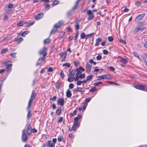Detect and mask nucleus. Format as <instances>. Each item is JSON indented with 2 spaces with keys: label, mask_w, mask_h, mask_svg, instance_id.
<instances>
[{
  "label": "nucleus",
  "mask_w": 147,
  "mask_h": 147,
  "mask_svg": "<svg viewBox=\"0 0 147 147\" xmlns=\"http://www.w3.org/2000/svg\"><path fill=\"white\" fill-rule=\"evenodd\" d=\"M47 49L45 47H43L39 51L38 54L40 55H42L43 57H40L39 58V60H41L42 61H44L45 58L46 56L47 53Z\"/></svg>",
  "instance_id": "f257e3e1"
},
{
  "label": "nucleus",
  "mask_w": 147,
  "mask_h": 147,
  "mask_svg": "<svg viewBox=\"0 0 147 147\" xmlns=\"http://www.w3.org/2000/svg\"><path fill=\"white\" fill-rule=\"evenodd\" d=\"M26 130L24 129L22 131V139L23 142H25L27 140L28 137L25 133Z\"/></svg>",
  "instance_id": "f03ea898"
},
{
  "label": "nucleus",
  "mask_w": 147,
  "mask_h": 147,
  "mask_svg": "<svg viewBox=\"0 0 147 147\" xmlns=\"http://www.w3.org/2000/svg\"><path fill=\"white\" fill-rule=\"evenodd\" d=\"M98 80H102L105 78L107 79L111 80L112 78L110 76L107 75H103L102 76H100L98 77Z\"/></svg>",
  "instance_id": "7ed1b4c3"
},
{
  "label": "nucleus",
  "mask_w": 147,
  "mask_h": 147,
  "mask_svg": "<svg viewBox=\"0 0 147 147\" xmlns=\"http://www.w3.org/2000/svg\"><path fill=\"white\" fill-rule=\"evenodd\" d=\"M92 67V65L90 64L89 62L86 63V71L88 73H89L90 72Z\"/></svg>",
  "instance_id": "20e7f679"
},
{
  "label": "nucleus",
  "mask_w": 147,
  "mask_h": 147,
  "mask_svg": "<svg viewBox=\"0 0 147 147\" xmlns=\"http://www.w3.org/2000/svg\"><path fill=\"white\" fill-rule=\"evenodd\" d=\"M145 14L143 13L138 15L136 18L135 21L138 22L142 20L144 18Z\"/></svg>",
  "instance_id": "39448f33"
},
{
  "label": "nucleus",
  "mask_w": 147,
  "mask_h": 147,
  "mask_svg": "<svg viewBox=\"0 0 147 147\" xmlns=\"http://www.w3.org/2000/svg\"><path fill=\"white\" fill-rule=\"evenodd\" d=\"M57 102L58 104H59L60 106H62L64 105L65 100L64 98H58Z\"/></svg>",
  "instance_id": "423d86ee"
},
{
  "label": "nucleus",
  "mask_w": 147,
  "mask_h": 147,
  "mask_svg": "<svg viewBox=\"0 0 147 147\" xmlns=\"http://www.w3.org/2000/svg\"><path fill=\"white\" fill-rule=\"evenodd\" d=\"M145 26H141L137 27L134 30V32L135 33H137L140 31H143L144 29H145Z\"/></svg>",
  "instance_id": "0eeeda50"
},
{
  "label": "nucleus",
  "mask_w": 147,
  "mask_h": 147,
  "mask_svg": "<svg viewBox=\"0 0 147 147\" xmlns=\"http://www.w3.org/2000/svg\"><path fill=\"white\" fill-rule=\"evenodd\" d=\"M80 125V123H74L72 127V130L73 131H75L76 130V128H78Z\"/></svg>",
  "instance_id": "6e6552de"
},
{
  "label": "nucleus",
  "mask_w": 147,
  "mask_h": 147,
  "mask_svg": "<svg viewBox=\"0 0 147 147\" xmlns=\"http://www.w3.org/2000/svg\"><path fill=\"white\" fill-rule=\"evenodd\" d=\"M134 86L136 89L143 91L144 85L139 84L138 85H135Z\"/></svg>",
  "instance_id": "1a4fd4ad"
},
{
  "label": "nucleus",
  "mask_w": 147,
  "mask_h": 147,
  "mask_svg": "<svg viewBox=\"0 0 147 147\" xmlns=\"http://www.w3.org/2000/svg\"><path fill=\"white\" fill-rule=\"evenodd\" d=\"M63 22L62 21H59L58 23H56L54 26V28H58L61 27L62 24Z\"/></svg>",
  "instance_id": "9d476101"
},
{
  "label": "nucleus",
  "mask_w": 147,
  "mask_h": 147,
  "mask_svg": "<svg viewBox=\"0 0 147 147\" xmlns=\"http://www.w3.org/2000/svg\"><path fill=\"white\" fill-rule=\"evenodd\" d=\"M27 134L28 135H30L32 132V129H31L30 125L29 124L28 125Z\"/></svg>",
  "instance_id": "9b49d317"
},
{
  "label": "nucleus",
  "mask_w": 147,
  "mask_h": 147,
  "mask_svg": "<svg viewBox=\"0 0 147 147\" xmlns=\"http://www.w3.org/2000/svg\"><path fill=\"white\" fill-rule=\"evenodd\" d=\"M85 91V90H83L81 88H78V87H77V88H74L73 90V92H84Z\"/></svg>",
  "instance_id": "f8f14e48"
},
{
  "label": "nucleus",
  "mask_w": 147,
  "mask_h": 147,
  "mask_svg": "<svg viewBox=\"0 0 147 147\" xmlns=\"http://www.w3.org/2000/svg\"><path fill=\"white\" fill-rule=\"evenodd\" d=\"M43 15V13H39L35 16V18L36 20H38L42 18Z\"/></svg>",
  "instance_id": "ddd939ff"
},
{
  "label": "nucleus",
  "mask_w": 147,
  "mask_h": 147,
  "mask_svg": "<svg viewBox=\"0 0 147 147\" xmlns=\"http://www.w3.org/2000/svg\"><path fill=\"white\" fill-rule=\"evenodd\" d=\"M36 95V94L35 93V90H33L32 91L30 99L34 100Z\"/></svg>",
  "instance_id": "4468645a"
},
{
  "label": "nucleus",
  "mask_w": 147,
  "mask_h": 147,
  "mask_svg": "<svg viewBox=\"0 0 147 147\" xmlns=\"http://www.w3.org/2000/svg\"><path fill=\"white\" fill-rule=\"evenodd\" d=\"M76 72V69H73L71 70H69V73L71 77H74Z\"/></svg>",
  "instance_id": "2eb2a0df"
},
{
  "label": "nucleus",
  "mask_w": 147,
  "mask_h": 147,
  "mask_svg": "<svg viewBox=\"0 0 147 147\" xmlns=\"http://www.w3.org/2000/svg\"><path fill=\"white\" fill-rule=\"evenodd\" d=\"M102 39L100 38H98L96 39V42L94 46H98L99 43L102 41Z\"/></svg>",
  "instance_id": "dca6fc26"
},
{
  "label": "nucleus",
  "mask_w": 147,
  "mask_h": 147,
  "mask_svg": "<svg viewBox=\"0 0 147 147\" xmlns=\"http://www.w3.org/2000/svg\"><path fill=\"white\" fill-rule=\"evenodd\" d=\"M82 117V116L78 114V116L74 118V121L75 122V123H78V120L81 118Z\"/></svg>",
  "instance_id": "f3484780"
},
{
  "label": "nucleus",
  "mask_w": 147,
  "mask_h": 147,
  "mask_svg": "<svg viewBox=\"0 0 147 147\" xmlns=\"http://www.w3.org/2000/svg\"><path fill=\"white\" fill-rule=\"evenodd\" d=\"M66 96L68 98H70L72 96L71 91L69 89H68L66 92Z\"/></svg>",
  "instance_id": "a211bd4d"
},
{
  "label": "nucleus",
  "mask_w": 147,
  "mask_h": 147,
  "mask_svg": "<svg viewBox=\"0 0 147 147\" xmlns=\"http://www.w3.org/2000/svg\"><path fill=\"white\" fill-rule=\"evenodd\" d=\"M51 141L49 140L48 141L47 143L49 147H55V144L53 143H51Z\"/></svg>",
  "instance_id": "6ab92c4d"
},
{
  "label": "nucleus",
  "mask_w": 147,
  "mask_h": 147,
  "mask_svg": "<svg viewBox=\"0 0 147 147\" xmlns=\"http://www.w3.org/2000/svg\"><path fill=\"white\" fill-rule=\"evenodd\" d=\"M61 82L60 81L57 82L55 85V88L57 89H59L61 86Z\"/></svg>",
  "instance_id": "aec40b11"
},
{
  "label": "nucleus",
  "mask_w": 147,
  "mask_h": 147,
  "mask_svg": "<svg viewBox=\"0 0 147 147\" xmlns=\"http://www.w3.org/2000/svg\"><path fill=\"white\" fill-rule=\"evenodd\" d=\"M80 20H77L76 22V24L75 26V28L76 30H78L79 28V22H80Z\"/></svg>",
  "instance_id": "412c9836"
},
{
  "label": "nucleus",
  "mask_w": 147,
  "mask_h": 147,
  "mask_svg": "<svg viewBox=\"0 0 147 147\" xmlns=\"http://www.w3.org/2000/svg\"><path fill=\"white\" fill-rule=\"evenodd\" d=\"M12 66V65L11 64H9V65H7V66H6V71H10L11 69Z\"/></svg>",
  "instance_id": "4be33fe9"
},
{
  "label": "nucleus",
  "mask_w": 147,
  "mask_h": 147,
  "mask_svg": "<svg viewBox=\"0 0 147 147\" xmlns=\"http://www.w3.org/2000/svg\"><path fill=\"white\" fill-rule=\"evenodd\" d=\"M62 109L60 107L59 109L57 110L56 111L55 114L57 115H59L61 112Z\"/></svg>",
  "instance_id": "5701e85b"
},
{
  "label": "nucleus",
  "mask_w": 147,
  "mask_h": 147,
  "mask_svg": "<svg viewBox=\"0 0 147 147\" xmlns=\"http://www.w3.org/2000/svg\"><path fill=\"white\" fill-rule=\"evenodd\" d=\"M23 39V38L21 37L16 38L14 39V41H18V42H20L22 41Z\"/></svg>",
  "instance_id": "b1692460"
},
{
  "label": "nucleus",
  "mask_w": 147,
  "mask_h": 147,
  "mask_svg": "<svg viewBox=\"0 0 147 147\" xmlns=\"http://www.w3.org/2000/svg\"><path fill=\"white\" fill-rule=\"evenodd\" d=\"M26 23V22L24 21H22L20 22H18L17 24V26H23L24 24H25Z\"/></svg>",
  "instance_id": "393cba45"
},
{
  "label": "nucleus",
  "mask_w": 147,
  "mask_h": 147,
  "mask_svg": "<svg viewBox=\"0 0 147 147\" xmlns=\"http://www.w3.org/2000/svg\"><path fill=\"white\" fill-rule=\"evenodd\" d=\"M5 10L8 13H11L12 11V9L7 7V5H6V8Z\"/></svg>",
  "instance_id": "a878e982"
},
{
  "label": "nucleus",
  "mask_w": 147,
  "mask_h": 147,
  "mask_svg": "<svg viewBox=\"0 0 147 147\" xmlns=\"http://www.w3.org/2000/svg\"><path fill=\"white\" fill-rule=\"evenodd\" d=\"M93 77L92 75H90L86 77V81H89L91 80Z\"/></svg>",
  "instance_id": "bb28decb"
},
{
  "label": "nucleus",
  "mask_w": 147,
  "mask_h": 147,
  "mask_svg": "<svg viewBox=\"0 0 147 147\" xmlns=\"http://www.w3.org/2000/svg\"><path fill=\"white\" fill-rule=\"evenodd\" d=\"M57 31V28H53L51 31L50 32V35H51L52 34H54Z\"/></svg>",
  "instance_id": "cd10ccee"
},
{
  "label": "nucleus",
  "mask_w": 147,
  "mask_h": 147,
  "mask_svg": "<svg viewBox=\"0 0 147 147\" xmlns=\"http://www.w3.org/2000/svg\"><path fill=\"white\" fill-rule=\"evenodd\" d=\"M28 114L27 116V118H30L31 117L32 115L31 111L29 109H28Z\"/></svg>",
  "instance_id": "c85d7f7f"
},
{
  "label": "nucleus",
  "mask_w": 147,
  "mask_h": 147,
  "mask_svg": "<svg viewBox=\"0 0 147 147\" xmlns=\"http://www.w3.org/2000/svg\"><path fill=\"white\" fill-rule=\"evenodd\" d=\"M51 41V40L49 39V38L45 39L44 41V43L45 44L49 43Z\"/></svg>",
  "instance_id": "c756f323"
},
{
  "label": "nucleus",
  "mask_w": 147,
  "mask_h": 147,
  "mask_svg": "<svg viewBox=\"0 0 147 147\" xmlns=\"http://www.w3.org/2000/svg\"><path fill=\"white\" fill-rule=\"evenodd\" d=\"M30 32L29 31H27L23 32L21 36L23 37H24L25 36Z\"/></svg>",
  "instance_id": "7c9ffc66"
},
{
  "label": "nucleus",
  "mask_w": 147,
  "mask_h": 147,
  "mask_svg": "<svg viewBox=\"0 0 147 147\" xmlns=\"http://www.w3.org/2000/svg\"><path fill=\"white\" fill-rule=\"evenodd\" d=\"M59 2H58V1L57 0H55L54 1H53V2L51 4V5L53 6H54L57 5L59 4Z\"/></svg>",
  "instance_id": "2f4dec72"
},
{
  "label": "nucleus",
  "mask_w": 147,
  "mask_h": 147,
  "mask_svg": "<svg viewBox=\"0 0 147 147\" xmlns=\"http://www.w3.org/2000/svg\"><path fill=\"white\" fill-rule=\"evenodd\" d=\"M73 13L72 10H70L67 12V16L69 17L72 15Z\"/></svg>",
  "instance_id": "473e14b6"
},
{
  "label": "nucleus",
  "mask_w": 147,
  "mask_h": 147,
  "mask_svg": "<svg viewBox=\"0 0 147 147\" xmlns=\"http://www.w3.org/2000/svg\"><path fill=\"white\" fill-rule=\"evenodd\" d=\"M76 71H77V72H76V75L77 76H79V74H81L82 72L81 71H80V70H78V68H77L76 69Z\"/></svg>",
  "instance_id": "72a5a7b5"
},
{
  "label": "nucleus",
  "mask_w": 147,
  "mask_h": 147,
  "mask_svg": "<svg viewBox=\"0 0 147 147\" xmlns=\"http://www.w3.org/2000/svg\"><path fill=\"white\" fill-rule=\"evenodd\" d=\"M121 58V62L125 64H126L127 63V60L125 59H124L122 58Z\"/></svg>",
  "instance_id": "f704fd0d"
},
{
  "label": "nucleus",
  "mask_w": 147,
  "mask_h": 147,
  "mask_svg": "<svg viewBox=\"0 0 147 147\" xmlns=\"http://www.w3.org/2000/svg\"><path fill=\"white\" fill-rule=\"evenodd\" d=\"M42 61L41 60H39V59L37 61V62L36 63V66H38V65H41L42 64V61Z\"/></svg>",
  "instance_id": "c9c22d12"
},
{
  "label": "nucleus",
  "mask_w": 147,
  "mask_h": 147,
  "mask_svg": "<svg viewBox=\"0 0 147 147\" xmlns=\"http://www.w3.org/2000/svg\"><path fill=\"white\" fill-rule=\"evenodd\" d=\"M94 18V16L93 14L92 15H88V19L89 20H91L93 19Z\"/></svg>",
  "instance_id": "e433bc0d"
},
{
  "label": "nucleus",
  "mask_w": 147,
  "mask_h": 147,
  "mask_svg": "<svg viewBox=\"0 0 147 147\" xmlns=\"http://www.w3.org/2000/svg\"><path fill=\"white\" fill-rule=\"evenodd\" d=\"M86 36V34L84 32H82L81 33L80 35V38L81 39L84 38Z\"/></svg>",
  "instance_id": "4c0bfd02"
},
{
  "label": "nucleus",
  "mask_w": 147,
  "mask_h": 147,
  "mask_svg": "<svg viewBox=\"0 0 147 147\" xmlns=\"http://www.w3.org/2000/svg\"><path fill=\"white\" fill-rule=\"evenodd\" d=\"M78 2L76 3L72 7L71 9L73 11L76 9L77 7V6L78 4L77 3Z\"/></svg>",
  "instance_id": "58836bf2"
},
{
  "label": "nucleus",
  "mask_w": 147,
  "mask_h": 147,
  "mask_svg": "<svg viewBox=\"0 0 147 147\" xmlns=\"http://www.w3.org/2000/svg\"><path fill=\"white\" fill-rule=\"evenodd\" d=\"M97 90L96 88L95 87H94L90 90L89 91L91 92H93Z\"/></svg>",
  "instance_id": "ea45409f"
},
{
  "label": "nucleus",
  "mask_w": 147,
  "mask_h": 147,
  "mask_svg": "<svg viewBox=\"0 0 147 147\" xmlns=\"http://www.w3.org/2000/svg\"><path fill=\"white\" fill-rule=\"evenodd\" d=\"M74 63L75 66L77 67L79 65V62L78 61H74Z\"/></svg>",
  "instance_id": "a19ab883"
},
{
  "label": "nucleus",
  "mask_w": 147,
  "mask_h": 147,
  "mask_svg": "<svg viewBox=\"0 0 147 147\" xmlns=\"http://www.w3.org/2000/svg\"><path fill=\"white\" fill-rule=\"evenodd\" d=\"M60 76L63 79L64 78V75L63 73V71L62 70L61 71L60 73Z\"/></svg>",
  "instance_id": "79ce46f5"
},
{
  "label": "nucleus",
  "mask_w": 147,
  "mask_h": 147,
  "mask_svg": "<svg viewBox=\"0 0 147 147\" xmlns=\"http://www.w3.org/2000/svg\"><path fill=\"white\" fill-rule=\"evenodd\" d=\"M63 67L66 66L67 67H69L70 66V65L69 63H65L63 64Z\"/></svg>",
  "instance_id": "37998d69"
},
{
  "label": "nucleus",
  "mask_w": 147,
  "mask_h": 147,
  "mask_svg": "<svg viewBox=\"0 0 147 147\" xmlns=\"http://www.w3.org/2000/svg\"><path fill=\"white\" fill-rule=\"evenodd\" d=\"M78 70H80V71H81V72H83L85 71V69L82 67V66L79 67L78 68Z\"/></svg>",
  "instance_id": "c03bdc74"
},
{
  "label": "nucleus",
  "mask_w": 147,
  "mask_h": 147,
  "mask_svg": "<svg viewBox=\"0 0 147 147\" xmlns=\"http://www.w3.org/2000/svg\"><path fill=\"white\" fill-rule=\"evenodd\" d=\"M86 107L85 106H84L82 107H80L78 109L79 111L80 112L82 110H85V109H86Z\"/></svg>",
  "instance_id": "a18cd8bd"
},
{
  "label": "nucleus",
  "mask_w": 147,
  "mask_h": 147,
  "mask_svg": "<svg viewBox=\"0 0 147 147\" xmlns=\"http://www.w3.org/2000/svg\"><path fill=\"white\" fill-rule=\"evenodd\" d=\"M142 58L143 61L144 62V63H145L146 65H147L146 63H147V61L146 60V59L145 57L144 56H142L141 57Z\"/></svg>",
  "instance_id": "49530a36"
},
{
  "label": "nucleus",
  "mask_w": 147,
  "mask_h": 147,
  "mask_svg": "<svg viewBox=\"0 0 147 147\" xmlns=\"http://www.w3.org/2000/svg\"><path fill=\"white\" fill-rule=\"evenodd\" d=\"M108 39L109 41L112 42L113 40V38L111 36H109L108 37Z\"/></svg>",
  "instance_id": "de8ad7c7"
},
{
  "label": "nucleus",
  "mask_w": 147,
  "mask_h": 147,
  "mask_svg": "<svg viewBox=\"0 0 147 147\" xmlns=\"http://www.w3.org/2000/svg\"><path fill=\"white\" fill-rule=\"evenodd\" d=\"M74 79L72 77H69L67 79V81L69 82H71L73 81Z\"/></svg>",
  "instance_id": "09e8293b"
},
{
  "label": "nucleus",
  "mask_w": 147,
  "mask_h": 147,
  "mask_svg": "<svg viewBox=\"0 0 147 147\" xmlns=\"http://www.w3.org/2000/svg\"><path fill=\"white\" fill-rule=\"evenodd\" d=\"M85 75L84 74H81L79 76H78V77L80 78H85Z\"/></svg>",
  "instance_id": "8fccbe9b"
},
{
  "label": "nucleus",
  "mask_w": 147,
  "mask_h": 147,
  "mask_svg": "<svg viewBox=\"0 0 147 147\" xmlns=\"http://www.w3.org/2000/svg\"><path fill=\"white\" fill-rule=\"evenodd\" d=\"M103 84V83L102 82H100L97 83H94V85L95 86H98L99 84Z\"/></svg>",
  "instance_id": "3c124183"
},
{
  "label": "nucleus",
  "mask_w": 147,
  "mask_h": 147,
  "mask_svg": "<svg viewBox=\"0 0 147 147\" xmlns=\"http://www.w3.org/2000/svg\"><path fill=\"white\" fill-rule=\"evenodd\" d=\"M60 56L61 57H64V56H65L66 57V54L65 53L63 52L61 53L60 54Z\"/></svg>",
  "instance_id": "603ef678"
},
{
  "label": "nucleus",
  "mask_w": 147,
  "mask_h": 147,
  "mask_svg": "<svg viewBox=\"0 0 147 147\" xmlns=\"http://www.w3.org/2000/svg\"><path fill=\"white\" fill-rule=\"evenodd\" d=\"M7 48L3 49L1 52V53H5L7 52Z\"/></svg>",
  "instance_id": "864d4df0"
},
{
  "label": "nucleus",
  "mask_w": 147,
  "mask_h": 147,
  "mask_svg": "<svg viewBox=\"0 0 147 147\" xmlns=\"http://www.w3.org/2000/svg\"><path fill=\"white\" fill-rule=\"evenodd\" d=\"M53 71V69L51 67H49L48 69L47 72H51Z\"/></svg>",
  "instance_id": "5fc2aeb1"
},
{
  "label": "nucleus",
  "mask_w": 147,
  "mask_h": 147,
  "mask_svg": "<svg viewBox=\"0 0 147 147\" xmlns=\"http://www.w3.org/2000/svg\"><path fill=\"white\" fill-rule=\"evenodd\" d=\"M102 59V56L100 55L97 56L96 57V59L97 60H100Z\"/></svg>",
  "instance_id": "6e6d98bb"
},
{
  "label": "nucleus",
  "mask_w": 147,
  "mask_h": 147,
  "mask_svg": "<svg viewBox=\"0 0 147 147\" xmlns=\"http://www.w3.org/2000/svg\"><path fill=\"white\" fill-rule=\"evenodd\" d=\"M79 34V32L78 31H76V34L75 36L74 40L75 41L77 40V38L78 37Z\"/></svg>",
  "instance_id": "4d7b16f0"
},
{
  "label": "nucleus",
  "mask_w": 147,
  "mask_h": 147,
  "mask_svg": "<svg viewBox=\"0 0 147 147\" xmlns=\"http://www.w3.org/2000/svg\"><path fill=\"white\" fill-rule=\"evenodd\" d=\"M143 91L147 92V84L144 85Z\"/></svg>",
  "instance_id": "13d9d810"
},
{
  "label": "nucleus",
  "mask_w": 147,
  "mask_h": 147,
  "mask_svg": "<svg viewBox=\"0 0 147 147\" xmlns=\"http://www.w3.org/2000/svg\"><path fill=\"white\" fill-rule=\"evenodd\" d=\"M63 120V118L62 117H60L57 121V123L61 122Z\"/></svg>",
  "instance_id": "bf43d9fd"
},
{
  "label": "nucleus",
  "mask_w": 147,
  "mask_h": 147,
  "mask_svg": "<svg viewBox=\"0 0 147 147\" xmlns=\"http://www.w3.org/2000/svg\"><path fill=\"white\" fill-rule=\"evenodd\" d=\"M33 100L30 99L28 103V105L31 106L33 103Z\"/></svg>",
  "instance_id": "052dcab7"
},
{
  "label": "nucleus",
  "mask_w": 147,
  "mask_h": 147,
  "mask_svg": "<svg viewBox=\"0 0 147 147\" xmlns=\"http://www.w3.org/2000/svg\"><path fill=\"white\" fill-rule=\"evenodd\" d=\"M87 14L88 15H92V14H93V13H92L91 11V10H89L87 12Z\"/></svg>",
  "instance_id": "680f3d73"
},
{
  "label": "nucleus",
  "mask_w": 147,
  "mask_h": 147,
  "mask_svg": "<svg viewBox=\"0 0 147 147\" xmlns=\"http://www.w3.org/2000/svg\"><path fill=\"white\" fill-rule=\"evenodd\" d=\"M13 7L14 6L13 4L11 3H9L8 6H7V7L9 8H13Z\"/></svg>",
  "instance_id": "e2e57ef3"
},
{
  "label": "nucleus",
  "mask_w": 147,
  "mask_h": 147,
  "mask_svg": "<svg viewBox=\"0 0 147 147\" xmlns=\"http://www.w3.org/2000/svg\"><path fill=\"white\" fill-rule=\"evenodd\" d=\"M77 113V110H75L73 113H70V115H72V116H73L74 115H75Z\"/></svg>",
  "instance_id": "0e129e2a"
},
{
  "label": "nucleus",
  "mask_w": 147,
  "mask_h": 147,
  "mask_svg": "<svg viewBox=\"0 0 147 147\" xmlns=\"http://www.w3.org/2000/svg\"><path fill=\"white\" fill-rule=\"evenodd\" d=\"M103 53L104 55H107L108 54V51L106 49H104L103 51Z\"/></svg>",
  "instance_id": "69168bd1"
},
{
  "label": "nucleus",
  "mask_w": 147,
  "mask_h": 147,
  "mask_svg": "<svg viewBox=\"0 0 147 147\" xmlns=\"http://www.w3.org/2000/svg\"><path fill=\"white\" fill-rule=\"evenodd\" d=\"M16 52H14L12 53H11L10 55L11 56L13 57H16Z\"/></svg>",
  "instance_id": "338daca9"
},
{
  "label": "nucleus",
  "mask_w": 147,
  "mask_h": 147,
  "mask_svg": "<svg viewBox=\"0 0 147 147\" xmlns=\"http://www.w3.org/2000/svg\"><path fill=\"white\" fill-rule=\"evenodd\" d=\"M74 86V85L72 83L70 84L69 85V88L70 89H72Z\"/></svg>",
  "instance_id": "774afa93"
}]
</instances>
